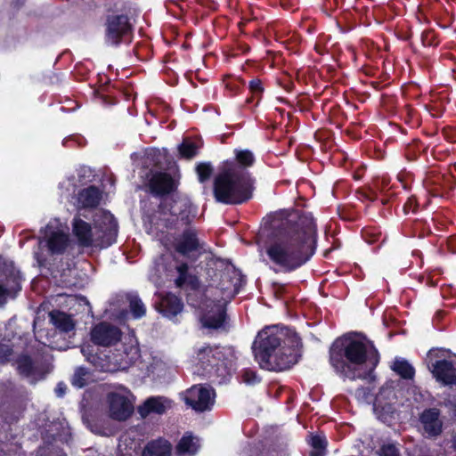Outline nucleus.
Listing matches in <instances>:
<instances>
[{
  "instance_id": "nucleus-1",
  "label": "nucleus",
  "mask_w": 456,
  "mask_h": 456,
  "mask_svg": "<svg viewBox=\"0 0 456 456\" xmlns=\"http://www.w3.org/2000/svg\"><path fill=\"white\" fill-rule=\"evenodd\" d=\"M273 233L261 254L275 272H292L314 254L317 230L311 213L282 211L272 220Z\"/></svg>"
},
{
  "instance_id": "nucleus-2",
  "label": "nucleus",
  "mask_w": 456,
  "mask_h": 456,
  "mask_svg": "<svg viewBox=\"0 0 456 456\" xmlns=\"http://www.w3.org/2000/svg\"><path fill=\"white\" fill-rule=\"evenodd\" d=\"M194 214L184 200H165L151 216L144 218V227L150 235L164 246H173L183 256L200 254L204 242L191 225Z\"/></svg>"
},
{
  "instance_id": "nucleus-3",
  "label": "nucleus",
  "mask_w": 456,
  "mask_h": 456,
  "mask_svg": "<svg viewBox=\"0 0 456 456\" xmlns=\"http://www.w3.org/2000/svg\"><path fill=\"white\" fill-rule=\"evenodd\" d=\"M379 362V354L371 341L360 335L338 338L330 350V362L341 377L365 379Z\"/></svg>"
},
{
  "instance_id": "nucleus-4",
  "label": "nucleus",
  "mask_w": 456,
  "mask_h": 456,
  "mask_svg": "<svg viewBox=\"0 0 456 456\" xmlns=\"http://www.w3.org/2000/svg\"><path fill=\"white\" fill-rule=\"evenodd\" d=\"M300 346V338L294 330L273 325L258 332L252 350L262 369L281 371L297 362Z\"/></svg>"
},
{
  "instance_id": "nucleus-5",
  "label": "nucleus",
  "mask_w": 456,
  "mask_h": 456,
  "mask_svg": "<svg viewBox=\"0 0 456 456\" xmlns=\"http://www.w3.org/2000/svg\"><path fill=\"white\" fill-rule=\"evenodd\" d=\"M71 225L77 244L83 248H106L116 241L118 236V223L113 215L105 210L94 214L93 226L80 215L73 218Z\"/></svg>"
},
{
  "instance_id": "nucleus-6",
  "label": "nucleus",
  "mask_w": 456,
  "mask_h": 456,
  "mask_svg": "<svg viewBox=\"0 0 456 456\" xmlns=\"http://www.w3.org/2000/svg\"><path fill=\"white\" fill-rule=\"evenodd\" d=\"M232 274L236 276L235 272ZM239 279L232 277L229 271L220 274L218 286H209L206 290V299L200 306V321L204 328L219 329L225 320V306L238 293Z\"/></svg>"
},
{
  "instance_id": "nucleus-7",
  "label": "nucleus",
  "mask_w": 456,
  "mask_h": 456,
  "mask_svg": "<svg viewBox=\"0 0 456 456\" xmlns=\"http://www.w3.org/2000/svg\"><path fill=\"white\" fill-rule=\"evenodd\" d=\"M253 180L248 170L234 162H224L214 183L216 201L241 204L252 197Z\"/></svg>"
},
{
  "instance_id": "nucleus-8",
  "label": "nucleus",
  "mask_w": 456,
  "mask_h": 456,
  "mask_svg": "<svg viewBox=\"0 0 456 456\" xmlns=\"http://www.w3.org/2000/svg\"><path fill=\"white\" fill-rule=\"evenodd\" d=\"M236 360V352L232 346H198L192 357L194 373L223 383L231 376Z\"/></svg>"
},
{
  "instance_id": "nucleus-9",
  "label": "nucleus",
  "mask_w": 456,
  "mask_h": 456,
  "mask_svg": "<svg viewBox=\"0 0 456 456\" xmlns=\"http://www.w3.org/2000/svg\"><path fill=\"white\" fill-rule=\"evenodd\" d=\"M81 353L95 369L109 372L126 370L140 358V350L134 337L125 338L109 354L94 352V347L90 345L82 346Z\"/></svg>"
},
{
  "instance_id": "nucleus-10",
  "label": "nucleus",
  "mask_w": 456,
  "mask_h": 456,
  "mask_svg": "<svg viewBox=\"0 0 456 456\" xmlns=\"http://www.w3.org/2000/svg\"><path fill=\"white\" fill-rule=\"evenodd\" d=\"M21 274L14 265L0 257V306L21 289Z\"/></svg>"
},
{
  "instance_id": "nucleus-11",
  "label": "nucleus",
  "mask_w": 456,
  "mask_h": 456,
  "mask_svg": "<svg viewBox=\"0 0 456 456\" xmlns=\"http://www.w3.org/2000/svg\"><path fill=\"white\" fill-rule=\"evenodd\" d=\"M110 418L126 420L134 411V395L126 387L119 386L108 395Z\"/></svg>"
},
{
  "instance_id": "nucleus-12",
  "label": "nucleus",
  "mask_w": 456,
  "mask_h": 456,
  "mask_svg": "<svg viewBox=\"0 0 456 456\" xmlns=\"http://www.w3.org/2000/svg\"><path fill=\"white\" fill-rule=\"evenodd\" d=\"M443 350H430L428 354V368L437 381L444 385L456 384V368L452 360L444 357Z\"/></svg>"
},
{
  "instance_id": "nucleus-13",
  "label": "nucleus",
  "mask_w": 456,
  "mask_h": 456,
  "mask_svg": "<svg viewBox=\"0 0 456 456\" xmlns=\"http://www.w3.org/2000/svg\"><path fill=\"white\" fill-rule=\"evenodd\" d=\"M132 25L125 14L110 15L106 20L105 42L110 45H118L130 34Z\"/></svg>"
},
{
  "instance_id": "nucleus-14",
  "label": "nucleus",
  "mask_w": 456,
  "mask_h": 456,
  "mask_svg": "<svg viewBox=\"0 0 456 456\" xmlns=\"http://www.w3.org/2000/svg\"><path fill=\"white\" fill-rule=\"evenodd\" d=\"M216 393L211 387L195 385L189 388L184 395L186 404L197 411H205L215 403Z\"/></svg>"
},
{
  "instance_id": "nucleus-15",
  "label": "nucleus",
  "mask_w": 456,
  "mask_h": 456,
  "mask_svg": "<svg viewBox=\"0 0 456 456\" xmlns=\"http://www.w3.org/2000/svg\"><path fill=\"white\" fill-rule=\"evenodd\" d=\"M45 240L52 254H61L67 248L69 239L60 220H52L45 226Z\"/></svg>"
},
{
  "instance_id": "nucleus-16",
  "label": "nucleus",
  "mask_w": 456,
  "mask_h": 456,
  "mask_svg": "<svg viewBox=\"0 0 456 456\" xmlns=\"http://www.w3.org/2000/svg\"><path fill=\"white\" fill-rule=\"evenodd\" d=\"M90 336L94 345L111 346L121 340L122 332L118 327L103 322L92 328Z\"/></svg>"
},
{
  "instance_id": "nucleus-17",
  "label": "nucleus",
  "mask_w": 456,
  "mask_h": 456,
  "mask_svg": "<svg viewBox=\"0 0 456 456\" xmlns=\"http://www.w3.org/2000/svg\"><path fill=\"white\" fill-rule=\"evenodd\" d=\"M419 428L426 437H436L443 430V420L437 408L424 410L419 418Z\"/></svg>"
},
{
  "instance_id": "nucleus-18",
  "label": "nucleus",
  "mask_w": 456,
  "mask_h": 456,
  "mask_svg": "<svg viewBox=\"0 0 456 456\" xmlns=\"http://www.w3.org/2000/svg\"><path fill=\"white\" fill-rule=\"evenodd\" d=\"M172 405L173 402L167 397L151 396L139 406L138 412L143 418L151 413L161 415L170 410Z\"/></svg>"
},
{
  "instance_id": "nucleus-19",
  "label": "nucleus",
  "mask_w": 456,
  "mask_h": 456,
  "mask_svg": "<svg viewBox=\"0 0 456 456\" xmlns=\"http://www.w3.org/2000/svg\"><path fill=\"white\" fill-rule=\"evenodd\" d=\"M17 369L20 375L29 379L32 383L43 379L45 375L44 366L33 362L26 355H22L17 360Z\"/></svg>"
},
{
  "instance_id": "nucleus-20",
  "label": "nucleus",
  "mask_w": 456,
  "mask_h": 456,
  "mask_svg": "<svg viewBox=\"0 0 456 456\" xmlns=\"http://www.w3.org/2000/svg\"><path fill=\"white\" fill-rule=\"evenodd\" d=\"M151 191L156 195H164L171 192L175 187V180L167 173H155L149 182Z\"/></svg>"
},
{
  "instance_id": "nucleus-21",
  "label": "nucleus",
  "mask_w": 456,
  "mask_h": 456,
  "mask_svg": "<svg viewBox=\"0 0 456 456\" xmlns=\"http://www.w3.org/2000/svg\"><path fill=\"white\" fill-rule=\"evenodd\" d=\"M183 305L179 297L173 294H167L160 298L157 307L165 317L172 319L180 314Z\"/></svg>"
},
{
  "instance_id": "nucleus-22",
  "label": "nucleus",
  "mask_w": 456,
  "mask_h": 456,
  "mask_svg": "<svg viewBox=\"0 0 456 456\" xmlns=\"http://www.w3.org/2000/svg\"><path fill=\"white\" fill-rule=\"evenodd\" d=\"M102 191L95 186L83 189L77 195L78 209L96 208L102 200Z\"/></svg>"
},
{
  "instance_id": "nucleus-23",
  "label": "nucleus",
  "mask_w": 456,
  "mask_h": 456,
  "mask_svg": "<svg viewBox=\"0 0 456 456\" xmlns=\"http://www.w3.org/2000/svg\"><path fill=\"white\" fill-rule=\"evenodd\" d=\"M172 444L165 438H158L150 441L144 446L142 456H171Z\"/></svg>"
},
{
  "instance_id": "nucleus-24",
  "label": "nucleus",
  "mask_w": 456,
  "mask_h": 456,
  "mask_svg": "<svg viewBox=\"0 0 456 456\" xmlns=\"http://www.w3.org/2000/svg\"><path fill=\"white\" fill-rule=\"evenodd\" d=\"M50 321L61 332H69L75 327V322L71 315L58 310L49 314Z\"/></svg>"
},
{
  "instance_id": "nucleus-25",
  "label": "nucleus",
  "mask_w": 456,
  "mask_h": 456,
  "mask_svg": "<svg viewBox=\"0 0 456 456\" xmlns=\"http://www.w3.org/2000/svg\"><path fill=\"white\" fill-rule=\"evenodd\" d=\"M200 447L199 440L191 435H184L176 445V453L179 456H192Z\"/></svg>"
},
{
  "instance_id": "nucleus-26",
  "label": "nucleus",
  "mask_w": 456,
  "mask_h": 456,
  "mask_svg": "<svg viewBox=\"0 0 456 456\" xmlns=\"http://www.w3.org/2000/svg\"><path fill=\"white\" fill-rule=\"evenodd\" d=\"M391 368L396 374L405 379H412L415 374V370L412 365L403 358L396 357Z\"/></svg>"
},
{
  "instance_id": "nucleus-27",
  "label": "nucleus",
  "mask_w": 456,
  "mask_h": 456,
  "mask_svg": "<svg viewBox=\"0 0 456 456\" xmlns=\"http://www.w3.org/2000/svg\"><path fill=\"white\" fill-rule=\"evenodd\" d=\"M129 303L130 312L134 319H139L145 315L146 307L142 301L135 294H129L126 296Z\"/></svg>"
},
{
  "instance_id": "nucleus-28",
  "label": "nucleus",
  "mask_w": 456,
  "mask_h": 456,
  "mask_svg": "<svg viewBox=\"0 0 456 456\" xmlns=\"http://www.w3.org/2000/svg\"><path fill=\"white\" fill-rule=\"evenodd\" d=\"M178 277L175 279V284L177 287H183L185 284H190L192 287L196 285V279L188 273L187 264H180L176 266Z\"/></svg>"
},
{
  "instance_id": "nucleus-29",
  "label": "nucleus",
  "mask_w": 456,
  "mask_h": 456,
  "mask_svg": "<svg viewBox=\"0 0 456 456\" xmlns=\"http://www.w3.org/2000/svg\"><path fill=\"white\" fill-rule=\"evenodd\" d=\"M255 161L253 153L248 150H235V161L239 167H241L247 170L248 167H251Z\"/></svg>"
},
{
  "instance_id": "nucleus-30",
  "label": "nucleus",
  "mask_w": 456,
  "mask_h": 456,
  "mask_svg": "<svg viewBox=\"0 0 456 456\" xmlns=\"http://www.w3.org/2000/svg\"><path fill=\"white\" fill-rule=\"evenodd\" d=\"M200 148V142L184 139L179 146V152L183 157L190 159L197 154Z\"/></svg>"
},
{
  "instance_id": "nucleus-31",
  "label": "nucleus",
  "mask_w": 456,
  "mask_h": 456,
  "mask_svg": "<svg viewBox=\"0 0 456 456\" xmlns=\"http://www.w3.org/2000/svg\"><path fill=\"white\" fill-rule=\"evenodd\" d=\"M310 444L313 447L312 456H324L326 447L325 437L322 435H314L311 436Z\"/></svg>"
},
{
  "instance_id": "nucleus-32",
  "label": "nucleus",
  "mask_w": 456,
  "mask_h": 456,
  "mask_svg": "<svg viewBox=\"0 0 456 456\" xmlns=\"http://www.w3.org/2000/svg\"><path fill=\"white\" fill-rule=\"evenodd\" d=\"M90 378V372L86 368L79 367L75 370L71 383L74 387L81 388L87 384Z\"/></svg>"
},
{
  "instance_id": "nucleus-33",
  "label": "nucleus",
  "mask_w": 456,
  "mask_h": 456,
  "mask_svg": "<svg viewBox=\"0 0 456 456\" xmlns=\"http://www.w3.org/2000/svg\"><path fill=\"white\" fill-rule=\"evenodd\" d=\"M394 395V391L391 387H383L379 393L377 395L374 403H373V409L375 411H379V408L385 409L383 406V399H388L390 396Z\"/></svg>"
},
{
  "instance_id": "nucleus-34",
  "label": "nucleus",
  "mask_w": 456,
  "mask_h": 456,
  "mask_svg": "<svg viewBox=\"0 0 456 456\" xmlns=\"http://www.w3.org/2000/svg\"><path fill=\"white\" fill-rule=\"evenodd\" d=\"M241 381L247 385L252 386L260 382V378L256 372L251 369H244L240 374Z\"/></svg>"
},
{
  "instance_id": "nucleus-35",
  "label": "nucleus",
  "mask_w": 456,
  "mask_h": 456,
  "mask_svg": "<svg viewBox=\"0 0 456 456\" xmlns=\"http://www.w3.org/2000/svg\"><path fill=\"white\" fill-rule=\"evenodd\" d=\"M199 180L202 183L208 180L212 173V167L210 165L206 163H200L196 167Z\"/></svg>"
},
{
  "instance_id": "nucleus-36",
  "label": "nucleus",
  "mask_w": 456,
  "mask_h": 456,
  "mask_svg": "<svg viewBox=\"0 0 456 456\" xmlns=\"http://www.w3.org/2000/svg\"><path fill=\"white\" fill-rule=\"evenodd\" d=\"M377 453L379 456H400L397 447L393 444H383Z\"/></svg>"
},
{
  "instance_id": "nucleus-37",
  "label": "nucleus",
  "mask_w": 456,
  "mask_h": 456,
  "mask_svg": "<svg viewBox=\"0 0 456 456\" xmlns=\"http://www.w3.org/2000/svg\"><path fill=\"white\" fill-rule=\"evenodd\" d=\"M110 316H111L114 320L122 322L126 319L128 313L126 310H121L118 312H116V309L114 308V304H110V308L107 310Z\"/></svg>"
},
{
  "instance_id": "nucleus-38",
  "label": "nucleus",
  "mask_w": 456,
  "mask_h": 456,
  "mask_svg": "<svg viewBox=\"0 0 456 456\" xmlns=\"http://www.w3.org/2000/svg\"><path fill=\"white\" fill-rule=\"evenodd\" d=\"M12 348L8 344L0 343V362L8 361L9 356L11 355Z\"/></svg>"
},
{
  "instance_id": "nucleus-39",
  "label": "nucleus",
  "mask_w": 456,
  "mask_h": 456,
  "mask_svg": "<svg viewBox=\"0 0 456 456\" xmlns=\"http://www.w3.org/2000/svg\"><path fill=\"white\" fill-rule=\"evenodd\" d=\"M249 89L254 94H259L263 92L262 83L259 79H253L249 83Z\"/></svg>"
},
{
  "instance_id": "nucleus-40",
  "label": "nucleus",
  "mask_w": 456,
  "mask_h": 456,
  "mask_svg": "<svg viewBox=\"0 0 456 456\" xmlns=\"http://www.w3.org/2000/svg\"><path fill=\"white\" fill-rule=\"evenodd\" d=\"M138 365L139 370L142 371L144 376H150L151 373L155 371L156 369L155 366H153V364L145 365L142 361L138 362Z\"/></svg>"
},
{
  "instance_id": "nucleus-41",
  "label": "nucleus",
  "mask_w": 456,
  "mask_h": 456,
  "mask_svg": "<svg viewBox=\"0 0 456 456\" xmlns=\"http://www.w3.org/2000/svg\"><path fill=\"white\" fill-rule=\"evenodd\" d=\"M66 385L63 383H58L56 388H55V394L58 397H62L66 393Z\"/></svg>"
},
{
  "instance_id": "nucleus-42",
  "label": "nucleus",
  "mask_w": 456,
  "mask_h": 456,
  "mask_svg": "<svg viewBox=\"0 0 456 456\" xmlns=\"http://www.w3.org/2000/svg\"><path fill=\"white\" fill-rule=\"evenodd\" d=\"M397 179H398V181L400 182V183L402 184L403 188V189H407V184H406V183H404V181L403 180V177H402V175H398Z\"/></svg>"
},
{
  "instance_id": "nucleus-43",
  "label": "nucleus",
  "mask_w": 456,
  "mask_h": 456,
  "mask_svg": "<svg viewBox=\"0 0 456 456\" xmlns=\"http://www.w3.org/2000/svg\"><path fill=\"white\" fill-rule=\"evenodd\" d=\"M35 257H36V259H37V262L38 265H39V266L43 265V261L40 259V257H39L38 254H36V255H35Z\"/></svg>"
},
{
  "instance_id": "nucleus-44",
  "label": "nucleus",
  "mask_w": 456,
  "mask_h": 456,
  "mask_svg": "<svg viewBox=\"0 0 456 456\" xmlns=\"http://www.w3.org/2000/svg\"><path fill=\"white\" fill-rule=\"evenodd\" d=\"M452 448L456 452V436H453L452 439Z\"/></svg>"
},
{
  "instance_id": "nucleus-45",
  "label": "nucleus",
  "mask_w": 456,
  "mask_h": 456,
  "mask_svg": "<svg viewBox=\"0 0 456 456\" xmlns=\"http://www.w3.org/2000/svg\"><path fill=\"white\" fill-rule=\"evenodd\" d=\"M408 206H404V211L407 212Z\"/></svg>"
}]
</instances>
